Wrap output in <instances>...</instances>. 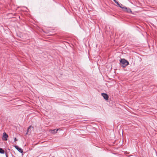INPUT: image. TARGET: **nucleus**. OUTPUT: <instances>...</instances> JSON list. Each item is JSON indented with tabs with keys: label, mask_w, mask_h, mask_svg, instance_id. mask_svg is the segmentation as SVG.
<instances>
[{
	"label": "nucleus",
	"mask_w": 157,
	"mask_h": 157,
	"mask_svg": "<svg viewBox=\"0 0 157 157\" xmlns=\"http://www.w3.org/2000/svg\"><path fill=\"white\" fill-rule=\"evenodd\" d=\"M14 142H16V141H17V139L15 138H14Z\"/></svg>",
	"instance_id": "10"
},
{
	"label": "nucleus",
	"mask_w": 157,
	"mask_h": 157,
	"mask_svg": "<svg viewBox=\"0 0 157 157\" xmlns=\"http://www.w3.org/2000/svg\"><path fill=\"white\" fill-rule=\"evenodd\" d=\"M15 148L20 152L22 153L23 152L22 149L19 148L18 146H14Z\"/></svg>",
	"instance_id": "5"
},
{
	"label": "nucleus",
	"mask_w": 157,
	"mask_h": 157,
	"mask_svg": "<svg viewBox=\"0 0 157 157\" xmlns=\"http://www.w3.org/2000/svg\"><path fill=\"white\" fill-rule=\"evenodd\" d=\"M101 95L103 97V98L105 99L106 100H108L109 96L107 94L105 93H102L101 94Z\"/></svg>",
	"instance_id": "4"
},
{
	"label": "nucleus",
	"mask_w": 157,
	"mask_h": 157,
	"mask_svg": "<svg viewBox=\"0 0 157 157\" xmlns=\"http://www.w3.org/2000/svg\"><path fill=\"white\" fill-rule=\"evenodd\" d=\"M121 7H122V4H121Z\"/></svg>",
	"instance_id": "12"
},
{
	"label": "nucleus",
	"mask_w": 157,
	"mask_h": 157,
	"mask_svg": "<svg viewBox=\"0 0 157 157\" xmlns=\"http://www.w3.org/2000/svg\"><path fill=\"white\" fill-rule=\"evenodd\" d=\"M113 0L115 2V3L116 2H117L116 0Z\"/></svg>",
	"instance_id": "11"
},
{
	"label": "nucleus",
	"mask_w": 157,
	"mask_h": 157,
	"mask_svg": "<svg viewBox=\"0 0 157 157\" xmlns=\"http://www.w3.org/2000/svg\"><path fill=\"white\" fill-rule=\"evenodd\" d=\"M122 8L124 10L127 12L128 13H131L132 12V11L130 9L127 8L125 7H123Z\"/></svg>",
	"instance_id": "3"
},
{
	"label": "nucleus",
	"mask_w": 157,
	"mask_h": 157,
	"mask_svg": "<svg viewBox=\"0 0 157 157\" xmlns=\"http://www.w3.org/2000/svg\"><path fill=\"white\" fill-rule=\"evenodd\" d=\"M32 127V126H30L28 128V129H27V133H26V134H27L29 132V129Z\"/></svg>",
	"instance_id": "9"
},
{
	"label": "nucleus",
	"mask_w": 157,
	"mask_h": 157,
	"mask_svg": "<svg viewBox=\"0 0 157 157\" xmlns=\"http://www.w3.org/2000/svg\"><path fill=\"white\" fill-rule=\"evenodd\" d=\"M120 65L123 67H125L129 64V62L124 59H121L120 61Z\"/></svg>",
	"instance_id": "1"
},
{
	"label": "nucleus",
	"mask_w": 157,
	"mask_h": 157,
	"mask_svg": "<svg viewBox=\"0 0 157 157\" xmlns=\"http://www.w3.org/2000/svg\"><path fill=\"white\" fill-rule=\"evenodd\" d=\"M116 3L117 5L119 6L121 8H122L123 7H121V5H120V4H119V3H118V2H117V1L116 2H115Z\"/></svg>",
	"instance_id": "8"
},
{
	"label": "nucleus",
	"mask_w": 157,
	"mask_h": 157,
	"mask_svg": "<svg viewBox=\"0 0 157 157\" xmlns=\"http://www.w3.org/2000/svg\"><path fill=\"white\" fill-rule=\"evenodd\" d=\"M59 129H57L56 131L55 129H54L53 130H50V132L51 133L53 134L56 133L58 131Z\"/></svg>",
	"instance_id": "6"
},
{
	"label": "nucleus",
	"mask_w": 157,
	"mask_h": 157,
	"mask_svg": "<svg viewBox=\"0 0 157 157\" xmlns=\"http://www.w3.org/2000/svg\"><path fill=\"white\" fill-rule=\"evenodd\" d=\"M8 136L7 134L5 132H4L3 134V138H4V140L6 141L7 140V138L8 137Z\"/></svg>",
	"instance_id": "2"
},
{
	"label": "nucleus",
	"mask_w": 157,
	"mask_h": 157,
	"mask_svg": "<svg viewBox=\"0 0 157 157\" xmlns=\"http://www.w3.org/2000/svg\"><path fill=\"white\" fill-rule=\"evenodd\" d=\"M0 153L2 154H4V151L1 148H0Z\"/></svg>",
	"instance_id": "7"
}]
</instances>
